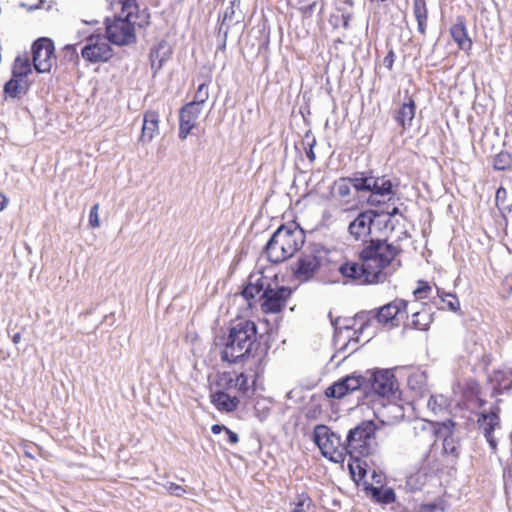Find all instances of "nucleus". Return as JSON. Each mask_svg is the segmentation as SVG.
Here are the masks:
<instances>
[{
  "label": "nucleus",
  "mask_w": 512,
  "mask_h": 512,
  "mask_svg": "<svg viewBox=\"0 0 512 512\" xmlns=\"http://www.w3.org/2000/svg\"><path fill=\"white\" fill-rule=\"evenodd\" d=\"M270 335L258 337L257 326L251 320L232 323L227 334L219 338L221 360L229 363L250 362L255 378L265 370L266 356L270 349Z\"/></svg>",
  "instance_id": "obj_1"
},
{
  "label": "nucleus",
  "mask_w": 512,
  "mask_h": 512,
  "mask_svg": "<svg viewBox=\"0 0 512 512\" xmlns=\"http://www.w3.org/2000/svg\"><path fill=\"white\" fill-rule=\"evenodd\" d=\"M304 241V231L295 222H290L276 229L268 240L264 251L271 263L278 264L300 250Z\"/></svg>",
  "instance_id": "obj_2"
},
{
  "label": "nucleus",
  "mask_w": 512,
  "mask_h": 512,
  "mask_svg": "<svg viewBox=\"0 0 512 512\" xmlns=\"http://www.w3.org/2000/svg\"><path fill=\"white\" fill-rule=\"evenodd\" d=\"M377 426L373 420H364L351 428L344 439V451L356 462L374 455L378 450Z\"/></svg>",
  "instance_id": "obj_3"
},
{
  "label": "nucleus",
  "mask_w": 512,
  "mask_h": 512,
  "mask_svg": "<svg viewBox=\"0 0 512 512\" xmlns=\"http://www.w3.org/2000/svg\"><path fill=\"white\" fill-rule=\"evenodd\" d=\"M401 252L400 246H395L386 239L370 238L369 242L359 252L358 257L360 262H367L371 265L373 273L378 276L382 283L386 279L384 270Z\"/></svg>",
  "instance_id": "obj_4"
},
{
  "label": "nucleus",
  "mask_w": 512,
  "mask_h": 512,
  "mask_svg": "<svg viewBox=\"0 0 512 512\" xmlns=\"http://www.w3.org/2000/svg\"><path fill=\"white\" fill-rule=\"evenodd\" d=\"M121 13L112 20L106 18V39L117 46H128L137 42L134 25L131 20V9L136 10V0H119Z\"/></svg>",
  "instance_id": "obj_5"
},
{
  "label": "nucleus",
  "mask_w": 512,
  "mask_h": 512,
  "mask_svg": "<svg viewBox=\"0 0 512 512\" xmlns=\"http://www.w3.org/2000/svg\"><path fill=\"white\" fill-rule=\"evenodd\" d=\"M407 307L408 301L396 298L380 308L358 312L356 319L361 320L362 323L355 332L362 333L364 329L371 325L372 319L383 325L389 324L391 327H397L400 324V319L407 317Z\"/></svg>",
  "instance_id": "obj_6"
},
{
  "label": "nucleus",
  "mask_w": 512,
  "mask_h": 512,
  "mask_svg": "<svg viewBox=\"0 0 512 512\" xmlns=\"http://www.w3.org/2000/svg\"><path fill=\"white\" fill-rule=\"evenodd\" d=\"M363 394L365 397L397 398L399 394L398 382L392 370H367L363 374Z\"/></svg>",
  "instance_id": "obj_7"
},
{
  "label": "nucleus",
  "mask_w": 512,
  "mask_h": 512,
  "mask_svg": "<svg viewBox=\"0 0 512 512\" xmlns=\"http://www.w3.org/2000/svg\"><path fill=\"white\" fill-rule=\"evenodd\" d=\"M323 251L324 247L321 244H312L302 252L292 266L294 277L300 282L311 280L322 266Z\"/></svg>",
  "instance_id": "obj_8"
},
{
  "label": "nucleus",
  "mask_w": 512,
  "mask_h": 512,
  "mask_svg": "<svg viewBox=\"0 0 512 512\" xmlns=\"http://www.w3.org/2000/svg\"><path fill=\"white\" fill-rule=\"evenodd\" d=\"M313 440L325 458L336 463L343 460L344 440L338 433L333 432L326 425H317L314 428Z\"/></svg>",
  "instance_id": "obj_9"
},
{
  "label": "nucleus",
  "mask_w": 512,
  "mask_h": 512,
  "mask_svg": "<svg viewBox=\"0 0 512 512\" xmlns=\"http://www.w3.org/2000/svg\"><path fill=\"white\" fill-rule=\"evenodd\" d=\"M383 213L378 210L366 209L357 214V216L349 223L347 232L351 239L361 243H368L371 235L372 225L375 221L380 223Z\"/></svg>",
  "instance_id": "obj_10"
},
{
  "label": "nucleus",
  "mask_w": 512,
  "mask_h": 512,
  "mask_svg": "<svg viewBox=\"0 0 512 512\" xmlns=\"http://www.w3.org/2000/svg\"><path fill=\"white\" fill-rule=\"evenodd\" d=\"M32 61L38 73L50 72L55 62V47L50 38L41 37L36 39L31 47Z\"/></svg>",
  "instance_id": "obj_11"
},
{
  "label": "nucleus",
  "mask_w": 512,
  "mask_h": 512,
  "mask_svg": "<svg viewBox=\"0 0 512 512\" xmlns=\"http://www.w3.org/2000/svg\"><path fill=\"white\" fill-rule=\"evenodd\" d=\"M338 271L344 278L359 285L381 283L378 276L373 273L371 265L367 262L346 261L339 266Z\"/></svg>",
  "instance_id": "obj_12"
},
{
  "label": "nucleus",
  "mask_w": 512,
  "mask_h": 512,
  "mask_svg": "<svg viewBox=\"0 0 512 512\" xmlns=\"http://www.w3.org/2000/svg\"><path fill=\"white\" fill-rule=\"evenodd\" d=\"M292 294L291 288L287 286L272 287L271 280H268L264 293L261 294V308L265 313H278L286 305Z\"/></svg>",
  "instance_id": "obj_13"
},
{
  "label": "nucleus",
  "mask_w": 512,
  "mask_h": 512,
  "mask_svg": "<svg viewBox=\"0 0 512 512\" xmlns=\"http://www.w3.org/2000/svg\"><path fill=\"white\" fill-rule=\"evenodd\" d=\"M81 56L90 63L107 62L113 56V50L102 35H90L81 49Z\"/></svg>",
  "instance_id": "obj_14"
},
{
  "label": "nucleus",
  "mask_w": 512,
  "mask_h": 512,
  "mask_svg": "<svg viewBox=\"0 0 512 512\" xmlns=\"http://www.w3.org/2000/svg\"><path fill=\"white\" fill-rule=\"evenodd\" d=\"M476 423L491 450L496 452L498 443L494 431L501 428L500 407L496 405L492 406L489 411L479 412Z\"/></svg>",
  "instance_id": "obj_15"
},
{
  "label": "nucleus",
  "mask_w": 512,
  "mask_h": 512,
  "mask_svg": "<svg viewBox=\"0 0 512 512\" xmlns=\"http://www.w3.org/2000/svg\"><path fill=\"white\" fill-rule=\"evenodd\" d=\"M354 391L363 392V374L359 372H353L334 382L326 388L325 395L328 398L341 399Z\"/></svg>",
  "instance_id": "obj_16"
},
{
  "label": "nucleus",
  "mask_w": 512,
  "mask_h": 512,
  "mask_svg": "<svg viewBox=\"0 0 512 512\" xmlns=\"http://www.w3.org/2000/svg\"><path fill=\"white\" fill-rule=\"evenodd\" d=\"M202 108L194 107V104H185L179 110V132L180 140H185L196 126V121L201 114Z\"/></svg>",
  "instance_id": "obj_17"
},
{
  "label": "nucleus",
  "mask_w": 512,
  "mask_h": 512,
  "mask_svg": "<svg viewBox=\"0 0 512 512\" xmlns=\"http://www.w3.org/2000/svg\"><path fill=\"white\" fill-rule=\"evenodd\" d=\"M397 186L398 183L393 182L390 178H387L386 176H374L372 182V190L370 191L367 203L370 206L380 205L381 201L377 199V196L394 195V188Z\"/></svg>",
  "instance_id": "obj_18"
},
{
  "label": "nucleus",
  "mask_w": 512,
  "mask_h": 512,
  "mask_svg": "<svg viewBox=\"0 0 512 512\" xmlns=\"http://www.w3.org/2000/svg\"><path fill=\"white\" fill-rule=\"evenodd\" d=\"M268 280L269 278L262 273L251 274L248 282L242 288L241 295L251 305L252 300H255L257 296L260 298L261 294L264 293Z\"/></svg>",
  "instance_id": "obj_19"
},
{
  "label": "nucleus",
  "mask_w": 512,
  "mask_h": 512,
  "mask_svg": "<svg viewBox=\"0 0 512 512\" xmlns=\"http://www.w3.org/2000/svg\"><path fill=\"white\" fill-rule=\"evenodd\" d=\"M416 104L412 96L406 91L404 101L394 114V119L403 130L409 129L412 126V121L415 117Z\"/></svg>",
  "instance_id": "obj_20"
},
{
  "label": "nucleus",
  "mask_w": 512,
  "mask_h": 512,
  "mask_svg": "<svg viewBox=\"0 0 512 512\" xmlns=\"http://www.w3.org/2000/svg\"><path fill=\"white\" fill-rule=\"evenodd\" d=\"M159 113L155 110H147L143 116V125L139 142L143 145L150 143L159 133Z\"/></svg>",
  "instance_id": "obj_21"
},
{
  "label": "nucleus",
  "mask_w": 512,
  "mask_h": 512,
  "mask_svg": "<svg viewBox=\"0 0 512 512\" xmlns=\"http://www.w3.org/2000/svg\"><path fill=\"white\" fill-rule=\"evenodd\" d=\"M450 35L459 49L463 51L471 50L473 42L468 35L464 16H458L456 18V22L450 27Z\"/></svg>",
  "instance_id": "obj_22"
},
{
  "label": "nucleus",
  "mask_w": 512,
  "mask_h": 512,
  "mask_svg": "<svg viewBox=\"0 0 512 512\" xmlns=\"http://www.w3.org/2000/svg\"><path fill=\"white\" fill-rule=\"evenodd\" d=\"M171 54V47L165 40H161L156 46L150 49L149 60L154 76L161 70L163 64L169 59Z\"/></svg>",
  "instance_id": "obj_23"
},
{
  "label": "nucleus",
  "mask_w": 512,
  "mask_h": 512,
  "mask_svg": "<svg viewBox=\"0 0 512 512\" xmlns=\"http://www.w3.org/2000/svg\"><path fill=\"white\" fill-rule=\"evenodd\" d=\"M212 404L222 412L230 413L238 408L240 400L236 396H230L224 390H217L210 395Z\"/></svg>",
  "instance_id": "obj_24"
},
{
  "label": "nucleus",
  "mask_w": 512,
  "mask_h": 512,
  "mask_svg": "<svg viewBox=\"0 0 512 512\" xmlns=\"http://www.w3.org/2000/svg\"><path fill=\"white\" fill-rule=\"evenodd\" d=\"M30 87L28 79L11 77L9 81L4 84V93L14 99H20L26 95Z\"/></svg>",
  "instance_id": "obj_25"
},
{
  "label": "nucleus",
  "mask_w": 512,
  "mask_h": 512,
  "mask_svg": "<svg viewBox=\"0 0 512 512\" xmlns=\"http://www.w3.org/2000/svg\"><path fill=\"white\" fill-rule=\"evenodd\" d=\"M409 389L414 393L415 398H422L428 393L427 376L424 371H415L407 379Z\"/></svg>",
  "instance_id": "obj_26"
},
{
  "label": "nucleus",
  "mask_w": 512,
  "mask_h": 512,
  "mask_svg": "<svg viewBox=\"0 0 512 512\" xmlns=\"http://www.w3.org/2000/svg\"><path fill=\"white\" fill-rule=\"evenodd\" d=\"M373 179L372 171H357L349 176L352 187L359 193H370Z\"/></svg>",
  "instance_id": "obj_27"
},
{
  "label": "nucleus",
  "mask_w": 512,
  "mask_h": 512,
  "mask_svg": "<svg viewBox=\"0 0 512 512\" xmlns=\"http://www.w3.org/2000/svg\"><path fill=\"white\" fill-rule=\"evenodd\" d=\"M371 497L379 504L388 505L396 501V493L391 487H377L370 485L366 488Z\"/></svg>",
  "instance_id": "obj_28"
},
{
  "label": "nucleus",
  "mask_w": 512,
  "mask_h": 512,
  "mask_svg": "<svg viewBox=\"0 0 512 512\" xmlns=\"http://www.w3.org/2000/svg\"><path fill=\"white\" fill-rule=\"evenodd\" d=\"M432 321H433L432 313L429 310H427L426 308H423L422 310L415 311L412 313L411 320L408 323V326L413 329L426 331V330H428Z\"/></svg>",
  "instance_id": "obj_29"
},
{
  "label": "nucleus",
  "mask_w": 512,
  "mask_h": 512,
  "mask_svg": "<svg viewBox=\"0 0 512 512\" xmlns=\"http://www.w3.org/2000/svg\"><path fill=\"white\" fill-rule=\"evenodd\" d=\"M492 382L494 383L495 394L500 395L505 391H510L512 389V371H496L492 378Z\"/></svg>",
  "instance_id": "obj_30"
},
{
  "label": "nucleus",
  "mask_w": 512,
  "mask_h": 512,
  "mask_svg": "<svg viewBox=\"0 0 512 512\" xmlns=\"http://www.w3.org/2000/svg\"><path fill=\"white\" fill-rule=\"evenodd\" d=\"M250 378H252V385H255L260 377L255 378L254 372L250 369V362H248L246 372L235 375V388L243 395H247L251 389L248 384Z\"/></svg>",
  "instance_id": "obj_31"
},
{
  "label": "nucleus",
  "mask_w": 512,
  "mask_h": 512,
  "mask_svg": "<svg viewBox=\"0 0 512 512\" xmlns=\"http://www.w3.org/2000/svg\"><path fill=\"white\" fill-rule=\"evenodd\" d=\"M32 68L28 57L18 56L13 64L12 76L15 78L27 79L28 75L31 74Z\"/></svg>",
  "instance_id": "obj_32"
},
{
  "label": "nucleus",
  "mask_w": 512,
  "mask_h": 512,
  "mask_svg": "<svg viewBox=\"0 0 512 512\" xmlns=\"http://www.w3.org/2000/svg\"><path fill=\"white\" fill-rule=\"evenodd\" d=\"M131 20L134 25V29H145L150 25V13L147 8L140 9L137 3L136 10L131 9Z\"/></svg>",
  "instance_id": "obj_33"
},
{
  "label": "nucleus",
  "mask_w": 512,
  "mask_h": 512,
  "mask_svg": "<svg viewBox=\"0 0 512 512\" xmlns=\"http://www.w3.org/2000/svg\"><path fill=\"white\" fill-rule=\"evenodd\" d=\"M328 317L330 318L331 325L334 328V335H333V337H334L335 340L339 337V335L341 334L343 329H346V330L353 329L354 322L355 321H360L359 319H356V316H355L353 319H351V318H344L343 319V323L341 324L340 323L341 320H342L341 317H337V318L333 319L331 312H329Z\"/></svg>",
  "instance_id": "obj_34"
},
{
  "label": "nucleus",
  "mask_w": 512,
  "mask_h": 512,
  "mask_svg": "<svg viewBox=\"0 0 512 512\" xmlns=\"http://www.w3.org/2000/svg\"><path fill=\"white\" fill-rule=\"evenodd\" d=\"M436 293L441 303H445L446 307L452 311L457 312L460 309V302L458 297L453 293H447L443 289L436 287Z\"/></svg>",
  "instance_id": "obj_35"
},
{
  "label": "nucleus",
  "mask_w": 512,
  "mask_h": 512,
  "mask_svg": "<svg viewBox=\"0 0 512 512\" xmlns=\"http://www.w3.org/2000/svg\"><path fill=\"white\" fill-rule=\"evenodd\" d=\"M455 428V422L451 419H447L443 422H437L435 425V435L438 438L447 439L453 437Z\"/></svg>",
  "instance_id": "obj_36"
},
{
  "label": "nucleus",
  "mask_w": 512,
  "mask_h": 512,
  "mask_svg": "<svg viewBox=\"0 0 512 512\" xmlns=\"http://www.w3.org/2000/svg\"><path fill=\"white\" fill-rule=\"evenodd\" d=\"M337 196L345 201V203L350 202L351 195V182L349 177H342L334 183Z\"/></svg>",
  "instance_id": "obj_37"
},
{
  "label": "nucleus",
  "mask_w": 512,
  "mask_h": 512,
  "mask_svg": "<svg viewBox=\"0 0 512 512\" xmlns=\"http://www.w3.org/2000/svg\"><path fill=\"white\" fill-rule=\"evenodd\" d=\"M209 98V89L207 83H201L195 94L192 101L188 102L187 104H194V107L201 108L203 104L206 103V101Z\"/></svg>",
  "instance_id": "obj_38"
},
{
  "label": "nucleus",
  "mask_w": 512,
  "mask_h": 512,
  "mask_svg": "<svg viewBox=\"0 0 512 512\" xmlns=\"http://www.w3.org/2000/svg\"><path fill=\"white\" fill-rule=\"evenodd\" d=\"M302 144L304 145L305 154L310 162H314L316 159V155L314 152V146L316 145V139L311 131H307L302 140Z\"/></svg>",
  "instance_id": "obj_39"
},
{
  "label": "nucleus",
  "mask_w": 512,
  "mask_h": 512,
  "mask_svg": "<svg viewBox=\"0 0 512 512\" xmlns=\"http://www.w3.org/2000/svg\"><path fill=\"white\" fill-rule=\"evenodd\" d=\"M511 155L508 152H500L494 158L493 167L498 171H505L511 166Z\"/></svg>",
  "instance_id": "obj_40"
},
{
  "label": "nucleus",
  "mask_w": 512,
  "mask_h": 512,
  "mask_svg": "<svg viewBox=\"0 0 512 512\" xmlns=\"http://www.w3.org/2000/svg\"><path fill=\"white\" fill-rule=\"evenodd\" d=\"M432 293V286L424 280H419L417 282V288L413 291V294L416 299H425L430 296Z\"/></svg>",
  "instance_id": "obj_41"
},
{
  "label": "nucleus",
  "mask_w": 512,
  "mask_h": 512,
  "mask_svg": "<svg viewBox=\"0 0 512 512\" xmlns=\"http://www.w3.org/2000/svg\"><path fill=\"white\" fill-rule=\"evenodd\" d=\"M413 13L416 20L428 18V11L425 0L413 1Z\"/></svg>",
  "instance_id": "obj_42"
},
{
  "label": "nucleus",
  "mask_w": 512,
  "mask_h": 512,
  "mask_svg": "<svg viewBox=\"0 0 512 512\" xmlns=\"http://www.w3.org/2000/svg\"><path fill=\"white\" fill-rule=\"evenodd\" d=\"M443 451L445 454L452 455L455 458L459 456V445H457L453 437L443 440Z\"/></svg>",
  "instance_id": "obj_43"
},
{
  "label": "nucleus",
  "mask_w": 512,
  "mask_h": 512,
  "mask_svg": "<svg viewBox=\"0 0 512 512\" xmlns=\"http://www.w3.org/2000/svg\"><path fill=\"white\" fill-rule=\"evenodd\" d=\"M237 10L236 8L234 7H230L228 6L224 12V16H223V19H222V26L224 25L225 21L229 20L230 22H234V23H239L240 21H242L243 19V16H242V13L241 11H239V13H237Z\"/></svg>",
  "instance_id": "obj_44"
},
{
  "label": "nucleus",
  "mask_w": 512,
  "mask_h": 512,
  "mask_svg": "<svg viewBox=\"0 0 512 512\" xmlns=\"http://www.w3.org/2000/svg\"><path fill=\"white\" fill-rule=\"evenodd\" d=\"M217 384L218 386L222 387L223 390L235 388V377L233 376L232 373L229 372L222 373L219 376Z\"/></svg>",
  "instance_id": "obj_45"
},
{
  "label": "nucleus",
  "mask_w": 512,
  "mask_h": 512,
  "mask_svg": "<svg viewBox=\"0 0 512 512\" xmlns=\"http://www.w3.org/2000/svg\"><path fill=\"white\" fill-rule=\"evenodd\" d=\"M317 7H318V2L317 1H312L309 4L300 6L298 8V11L301 14L302 18L308 19V18L312 17V15L314 14V12L317 9Z\"/></svg>",
  "instance_id": "obj_46"
},
{
  "label": "nucleus",
  "mask_w": 512,
  "mask_h": 512,
  "mask_svg": "<svg viewBox=\"0 0 512 512\" xmlns=\"http://www.w3.org/2000/svg\"><path fill=\"white\" fill-rule=\"evenodd\" d=\"M99 204L96 203L91 207L89 213V225L92 228H97L100 226L99 216H98Z\"/></svg>",
  "instance_id": "obj_47"
},
{
  "label": "nucleus",
  "mask_w": 512,
  "mask_h": 512,
  "mask_svg": "<svg viewBox=\"0 0 512 512\" xmlns=\"http://www.w3.org/2000/svg\"><path fill=\"white\" fill-rule=\"evenodd\" d=\"M420 512H444V507L439 503H424L420 505Z\"/></svg>",
  "instance_id": "obj_48"
},
{
  "label": "nucleus",
  "mask_w": 512,
  "mask_h": 512,
  "mask_svg": "<svg viewBox=\"0 0 512 512\" xmlns=\"http://www.w3.org/2000/svg\"><path fill=\"white\" fill-rule=\"evenodd\" d=\"M166 488L171 495H174L177 497L183 496L184 493L186 492V490L182 486H180L176 483H173V482H169L167 484Z\"/></svg>",
  "instance_id": "obj_49"
},
{
  "label": "nucleus",
  "mask_w": 512,
  "mask_h": 512,
  "mask_svg": "<svg viewBox=\"0 0 512 512\" xmlns=\"http://www.w3.org/2000/svg\"><path fill=\"white\" fill-rule=\"evenodd\" d=\"M379 213H383V216L380 218L379 224H383L384 227H387L391 221V217L400 214V210L398 207H394L392 211L388 213H384L383 211H379Z\"/></svg>",
  "instance_id": "obj_50"
},
{
  "label": "nucleus",
  "mask_w": 512,
  "mask_h": 512,
  "mask_svg": "<svg viewBox=\"0 0 512 512\" xmlns=\"http://www.w3.org/2000/svg\"><path fill=\"white\" fill-rule=\"evenodd\" d=\"M394 62H395V53H394L393 49L391 48V49H389L387 55L383 59V65L388 70H392Z\"/></svg>",
  "instance_id": "obj_51"
},
{
  "label": "nucleus",
  "mask_w": 512,
  "mask_h": 512,
  "mask_svg": "<svg viewBox=\"0 0 512 512\" xmlns=\"http://www.w3.org/2000/svg\"><path fill=\"white\" fill-rule=\"evenodd\" d=\"M306 501H308L309 503L311 502V499H310V497L308 495L302 494L301 496H299L298 502L296 503V506L292 510V512H305L303 510V506H304Z\"/></svg>",
  "instance_id": "obj_52"
},
{
  "label": "nucleus",
  "mask_w": 512,
  "mask_h": 512,
  "mask_svg": "<svg viewBox=\"0 0 512 512\" xmlns=\"http://www.w3.org/2000/svg\"><path fill=\"white\" fill-rule=\"evenodd\" d=\"M64 51H65V57H68L70 60L76 58L78 59V53H77V50H76V46L75 45H66L64 47Z\"/></svg>",
  "instance_id": "obj_53"
},
{
  "label": "nucleus",
  "mask_w": 512,
  "mask_h": 512,
  "mask_svg": "<svg viewBox=\"0 0 512 512\" xmlns=\"http://www.w3.org/2000/svg\"><path fill=\"white\" fill-rule=\"evenodd\" d=\"M224 432H225V434L227 436V441L229 443L237 444L239 442V437H238L237 433H235L234 431L230 430L227 427H226Z\"/></svg>",
  "instance_id": "obj_54"
},
{
  "label": "nucleus",
  "mask_w": 512,
  "mask_h": 512,
  "mask_svg": "<svg viewBox=\"0 0 512 512\" xmlns=\"http://www.w3.org/2000/svg\"><path fill=\"white\" fill-rule=\"evenodd\" d=\"M416 21L418 32L424 35L426 33L427 19H419Z\"/></svg>",
  "instance_id": "obj_55"
},
{
  "label": "nucleus",
  "mask_w": 512,
  "mask_h": 512,
  "mask_svg": "<svg viewBox=\"0 0 512 512\" xmlns=\"http://www.w3.org/2000/svg\"><path fill=\"white\" fill-rule=\"evenodd\" d=\"M384 408H387L389 409L391 412H399L400 415L402 416L403 414L401 413V407L394 404V403H388L387 405L384 404V402L382 403Z\"/></svg>",
  "instance_id": "obj_56"
},
{
  "label": "nucleus",
  "mask_w": 512,
  "mask_h": 512,
  "mask_svg": "<svg viewBox=\"0 0 512 512\" xmlns=\"http://www.w3.org/2000/svg\"><path fill=\"white\" fill-rule=\"evenodd\" d=\"M226 426L222 424H214L211 427V431L213 434H220L221 432L225 431Z\"/></svg>",
  "instance_id": "obj_57"
},
{
  "label": "nucleus",
  "mask_w": 512,
  "mask_h": 512,
  "mask_svg": "<svg viewBox=\"0 0 512 512\" xmlns=\"http://www.w3.org/2000/svg\"><path fill=\"white\" fill-rule=\"evenodd\" d=\"M506 194H507L506 189H505V188H503V187H500V188H498V189H497V191H496V198H497V199H500V198H502V197H505V196H506Z\"/></svg>",
  "instance_id": "obj_58"
},
{
  "label": "nucleus",
  "mask_w": 512,
  "mask_h": 512,
  "mask_svg": "<svg viewBox=\"0 0 512 512\" xmlns=\"http://www.w3.org/2000/svg\"><path fill=\"white\" fill-rule=\"evenodd\" d=\"M8 203L7 198L0 192V211H2Z\"/></svg>",
  "instance_id": "obj_59"
},
{
  "label": "nucleus",
  "mask_w": 512,
  "mask_h": 512,
  "mask_svg": "<svg viewBox=\"0 0 512 512\" xmlns=\"http://www.w3.org/2000/svg\"><path fill=\"white\" fill-rule=\"evenodd\" d=\"M11 340L14 344H19L21 341V333L16 332L15 334H13V336L11 337Z\"/></svg>",
  "instance_id": "obj_60"
},
{
  "label": "nucleus",
  "mask_w": 512,
  "mask_h": 512,
  "mask_svg": "<svg viewBox=\"0 0 512 512\" xmlns=\"http://www.w3.org/2000/svg\"><path fill=\"white\" fill-rule=\"evenodd\" d=\"M104 321H107L112 325L114 323V314L110 313L109 315L104 316Z\"/></svg>",
  "instance_id": "obj_61"
},
{
  "label": "nucleus",
  "mask_w": 512,
  "mask_h": 512,
  "mask_svg": "<svg viewBox=\"0 0 512 512\" xmlns=\"http://www.w3.org/2000/svg\"><path fill=\"white\" fill-rule=\"evenodd\" d=\"M230 7H234L236 9H239V7H240V0H230Z\"/></svg>",
  "instance_id": "obj_62"
},
{
  "label": "nucleus",
  "mask_w": 512,
  "mask_h": 512,
  "mask_svg": "<svg viewBox=\"0 0 512 512\" xmlns=\"http://www.w3.org/2000/svg\"><path fill=\"white\" fill-rule=\"evenodd\" d=\"M84 23L86 24H98V21L97 20H92V21H84Z\"/></svg>",
  "instance_id": "obj_63"
},
{
  "label": "nucleus",
  "mask_w": 512,
  "mask_h": 512,
  "mask_svg": "<svg viewBox=\"0 0 512 512\" xmlns=\"http://www.w3.org/2000/svg\"><path fill=\"white\" fill-rule=\"evenodd\" d=\"M37 8H44V0H40Z\"/></svg>",
  "instance_id": "obj_64"
}]
</instances>
